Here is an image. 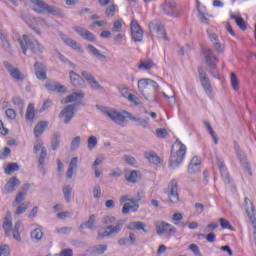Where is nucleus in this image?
Instances as JSON below:
<instances>
[{
	"mask_svg": "<svg viewBox=\"0 0 256 256\" xmlns=\"http://www.w3.org/2000/svg\"><path fill=\"white\" fill-rule=\"evenodd\" d=\"M138 91L144 99L155 103L159 97V84L150 78H143L138 81Z\"/></svg>",
	"mask_w": 256,
	"mask_h": 256,
	"instance_id": "1",
	"label": "nucleus"
},
{
	"mask_svg": "<svg viewBox=\"0 0 256 256\" xmlns=\"http://www.w3.org/2000/svg\"><path fill=\"white\" fill-rule=\"evenodd\" d=\"M186 153H187V146L181 143V140L177 138L174 145L172 146V150L169 158V167L171 169H177V167H179V165L183 163Z\"/></svg>",
	"mask_w": 256,
	"mask_h": 256,
	"instance_id": "2",
	"label": "nucleus"
},
{
	"mask_svg": "<svg viewBox=\"0 0 256 256\" xmlns=\"http://www.w3.org/2000/svg\"><path fill=\"white\" fill-rule=\"evenodd\" d=\"M203 57L207 65L208 73L213 76L214 79H221L219 77V71L217 70V63H219V57L215 55V50L204 47L202 49Z\"/></svg>",
	"mask_w": 256,
	"mask_h": 256,
	"instance_id": "3",
	"label": "nucleus"
},
{
	"mask_svg": "<svg viewBox=\"0 0 256 256\" xmlns=\"http://www.w3.org/2000/svg\"><path fill=\"white\" fill-rule=\"evenodd\" d=\"M18 42L24 55H27L28 49L34 55H41L43 51H45V47H43L39 41L31 40L27 34H24L22 38L18 39Z\"/></svg>",
	"mask_w": 256,
	"mask_h": 256,
	"instance_id": "4",
	"label": "nucleus"
},
{
	"mask_svg": "<svg viewBox=\"0 0 256 256\" xmlns=\"http://www.w3.org/2000/svg\"><path fill=\"white\" fill-rule=\"evenodd\" d=\"M40 153V157L38 160V169L42 173V175H46L45 171V159H47V148L43 146V141L38 140L37 144L34 145V153Z\"/></svg>",
	"mask_w": 256,
	"mask_h": 256,
	"instance_id": "5",
	"label": "nucleus"
},
{
	"mask_svg": "<svg viewBox=\"0 0 256 256\" xmlns=\"http://www.w3.org/2000/svg\"><path fill=\"white\" fill-rule=\"evenodd\" d=\"M198 75L200 79V83L208 97L213 99V87L211 86V80L207 76V72L203 69V67H198Z\"/></svg>",
	"mask_w": 256,
	"mask_h": 256,
	"instance_id": "6",
	"label": "nucleus"
},
{
	"mask_svg": "<svg viewBox=\"0 0 256 256\" xmlns=\"http://www.w3.org/2000/svg\"><path fill=\"white\" fill-rule=\"evenodd\" d=\"M162 12L168 17H179L181 15V8L175 1H166L161 6Z\"/></svg>",
	"mask_w": 256,
	"mask_h": 256,
	"instance_id": "7",
	"label": "nucleus"
},
{
	"mask_svg": "<svg viewBox=\"0 0 256 256\" xmlns=\"http://www.w3.org/2000/svg\"><path fill=\"white\" fill-rule=\"evenodd\" d=\"M104 114H106L107 118L111 119L113 123H116V125L125 127V124L127 123V116L123 115V113L117 110H106L104 111Z\"/></svg>",
	"mask_w": 256,
	"mask_h": 256,
	"instance_id": "8",
	"label": "nucleus"
},
{
	"mask_svg": "<svg viewBox=\"0 0 256 256\" xmlns=\"http://www.w3.org/2000/svg\"><path fill=\"white\" fill-rule=\"evenodd\" d=\"M77 107V104H70L60 112L59 118H64V124L69 125L71 121L73 120V117H75V108Z\"/></svg>",
	"mask_w": 256,
	"mask_h": 256,
	"instance_id": "9",
	"label": "nucleus"
},
{
	"mask_svg": "<svg viewBox=\"0 0 256 256\" xmlns=\"http://www.w3.org/2000/svg\"><path fill=\"white\" fill-rule=\"evenodd\" d=\"M123 229V223L118 222L115 226L108 225L105 227L104 232L98 235L101 239H105V237H114L115 235H119Z\"/></svg>",
	"mask_w": 256,
	"mask_h": 256,
	"instance_id": "10",
	"label": "nucleus"
},
{
	"mask_svg": "<svg viewBox=\"0 0 256 256\" xmlns=\"http://www.w3.org/2000/svg\"><path fill=\"white\" fill-rule=\"evenodd\" d=\"M131 37L135 43H141L143 41V28L139 25L137 20H132L130 24Z\"/></svg>",
	"mask_w": 256,
	"mask_h": 256,
	"instance_id": "11",
	"label": "nucleus"
},
{
	"mask_svg": "<svg viewBox=\"0 0 256 256\" xmlns=\"http://www.w3.org/2000/svg\"><path fill=\"white\" fill-rule=\"evenodd\" d=\"M244 207L245 211L254 227L253 233L255 234L256 237V217H255V205H253V202L249 200L247 197L244 199Z\"/></svg>",
	"mask_w": 256,
	"mask_h": 256,
	"instance_id": "12",
	"label": "nucleus"
},
{
	"mask_svg": "<svg viewBox=\"0 0 256 256\" xmlns=\"http://www.w3.org/2000/svg\"><path fill=\"white\" fill-rule=\"evenodd\" d=\"M168 198L170 203H179L178 184L175 179L168 184Z\"/></svg>",
	"mask_w": 256,
	"mask_h": 256,
	"instance_id": "13",
	"label": "nucleus"
},
{
	"mask_svg": "<svg viewBox=\"0 0 256 256\" xmlns=\"http://www.w3.org/2000/svg\"><path fill=\"white\" fill-rule=\"evenodd\" d=\"M3 65L5 69H7L8 73H10L12 79H15V81H25V75L19 71V68H15L11 63L7 61H4Z\"/></svg>",
	"mask_w": 256,
	"mask_h": 256,
	"instance_id": "14",
	"label": "nucleus"
},
{
	"mask_svg": "<svg viewBox=\"0 0 256 256\" xmlns=\"http://www.w3.org/2000/svg\"><path fill=\"white\" fill-rule=\"evenodd\" d=\"M21 185V181L17 177H12L5 184L4 189H2V193L4 195H9L15 191H17V187Z\"/></svg>",
	"mask_w": 256,
	"mask_h": 256,
	"instance_id": "15",
	"label": "nucleus"
},
{
	"mask_svg": "<svg viewBox=\"0 0 256 256\" xmlns=\"http://www.w3.org/2000/svg\"><path fill=\"white\" fill-rule=\"evenodd\" d=\"M157 235H166V233H177V228L167 222L156 223Z\"/></svg>",
	"mask_w": 256,
	"mask_h": 256,
	"instance_id": "16",
	"label": "nucleus"
},
{
	"mask_svg": "<svg viewBox=\"0 0 256 256\" xmlns=\"http://www.w3.org/2000/svg\"><path fill=\"white\" fill-rule=\"evenodd\" d=\"M123 115H127V118L130 119V121H135L138 127H142V129H150L151 127V124H149V118L135 117L127 111H123Z\"/></svg>",
	"mask_w": 256,
	"mask_h": 256,
	"instance_id": "17",
	"label": "nucleus"
},
{
	"mask_svg": "<svg viewBox=\"0 0 256 256\" xmlns=\"http://www.w3.org/2000/svg\"><path fill=\"white\" fill-rule=\"evenodd\" d=\"M216 164L221 173V177L224 179V183H231V179L229 177V172L227 171V166H225V160H223V158L217 156Z\"/></svg>",
	"mask_w": 256,
	"mask_h": 256,
	"instance_id": "18",
	"label": "nucleus"
},
{
	"mask_svg": "<svg viewBox=\"0 0 256 256\" xmlns=\"http://www.w3.org/2000/svg\"><path fill=\"white\" fill-rule=\"evenodd\" d=\"M3 230L6 237H9V235H11L13 232V214L11 211L6 212V216L3 221Z\"/></svg>",
	"mask_w": 256,
	"mask_h": 256,
	"instance_id": "19",
	"label": "nucleus"
},
{
	"mask_svg": "<svg viewBox=\"0 0 256 256\" xmlns=\"http://www.w3.org/2000/svg\"><path fill=\"white\" fill-rule=\"evenodd\" d=\"M34 71H35V75H36L37 79H39V81L47 80V67H45V65H43V63L36 62L34 64Z\"/></svg>",
	"mask_w": 256,
	"mask_h": 256,
	"instance_id": "20",
	"label": "nucleus"
},
{
	"mask_svg": "<svg viewBox=\"0 0 256 256\" xmlns=\"http://www.w3.org/2000/svg\"><path fill=\"white\" fill-rule=\"evenodd\" d=\"M60 39L68 45V47H71V49H74V51H78V53H83V48L77 43V41L71 39L69 36L61 33L60 34Z\"/></svg>",
	"mask_w": 256,
	"mask_h": 256,
	"instance_id": "21",
	"label": "nucleus"
},
{
	"mask_svg": "<svg viewBox=\"0 0 256 256\" xmlns=\"http://www.w3.org/2000/svg\"><path fill=\"white\" fill-rule=\"evenodd\" d=\"M25 231V225L23 222L18 221L15 223L14 228L12 229L13 239L18 243H23V239L21 238V233Z\"/></svg>",
	"mask_w": 256,
	"mask_h": 256,
	"instance_id": "22",
	"label": "nucleus"
},
{
	"mask_svg": "<svg viewBox=\"0 0 256 256\" xmlns=\"http://www.w3.org/2000/svg\"><path fill=\"white\" fill-rule=\"evenodd\" d=\"M188 173L190 175H195L196 173H201V160L198 157H193L189 166Z\"/></svg>",
	"mask_w": 256,
	"mask_h": 256,
	"instance_id": "23",
	"label": "nucleus"
},
{
	"mask_svg": "<svg viewBox=\"0 0 256 256\" xmlns=\"http://www.w3.org/2000/svg\"><path fill=\"white\" fill-rule=\"evenodd\" d=\"M25 119H26L27 125H33V123H35L36 116H35V104L34 103L28 104L27 109H26Z\"/></svg>",
	"mask_w": 256,
	"mask_h": 256,
	"instance_id": "24",
	"label": "nucleus"
},
{
	"mask_svg": "<svg viewBox=\"0 0 256 256\" xmlns=\"http://www.w3.org/2000/svg\"><path fill=\"white\" fill-rule=\"evenodd\" d=\"M125 179L128 181V183H139L141 180V171L131 170L126 173Z\"/></svg>",
	"mask_w": 256,
	"mask_h": 256,
	"instance_id": "25",
	"label": "nucleus"
},
{
	"mask_svg": "<svg viewBox=\"0 0 256 256\" xmlns=\"http://www.w3.org/2000/svg\"><path fill=\"white\" fill-rule=\"evenodd\" d=\"M27 189H29V184H26V188H22L21 191L15 197V200L12 202V207H17V205H21L23 201H25V197H27Z\"/></svg>",
	"mask_w": 256,
	"mask_h": 256,
	"instance_id": "26",
	"label": "nucleus"
},
{
	"mask_svg": "<svg viewBox=\"0 0 256 256\" xmlns=\"http://www.w3.org/2000/svg\"><path fill=\"white\" fill-rule=\"evenodd\" d=\"M145 227H147V224L141 221L130 222L127 225V229H129V231H143V233H149V230H147Z\"/></svg>",
	"mask_w": 256,
	"mask_h": 256,
	"instance_id": "27",
	"label": "nucleus"
},
{
	"mask_svg": "<svg viewBox=\"0 0 256 256\" xmlns=\"http://www.w3.org/2000/svg\"><path fill=\"white\" fill-rule=\"evenodd\" d=\"M47 127H49V122L47 121H40L37 123V125L34 127V135L36 139H39V137L45 133Z\"/></svg>",
	"mask_w": 256,
	"mask_h": 256,
	"instance_id": "28",
	"label": "nucleus"
},
{
	"mask_svg": "<svg viewBox=\"0 0 256 256\" xmlns=\"http://www.w3.org/2000/svg\"><path fill=\"white\" fill-rule=\"evenodd\" d=\"M69 77H70L71 84L74 87H81L83 85V78L79 74H77L75 71H70Z\"/></svg>",
	"mask_w": 256,
	"mask_h": 256,
	"instance_id": "29",
	"label": "nucleus"
},
{
	"mask_svg": "<svg viewBox=\"0 0 256 256\" xmlns=\"http://www.w3.org/2000/svg\"><path fill=\"white\" fill-rule=\"evenodd\" d=\"M87 49L91 55L96 57V59H99V61H103V59H107V56H105L99 49H97L93 44H88Z\"/></svg>",
	"mask_w": 256,
	"mask_h": 256,
	"instance_id": "30",
	"label": "nucleus"
},
{
	"mask_svg": "<svg viewBox=\"0 0 256 256\" xmlns=\"http://www.w3.org/2000/svg\"><path fill=\"white\" fill-rule=\"evenodd\" d=\"M85 97V94L81 92H74L66 97V103H74L75 101L81 102L83 101V98Z\"/></svg>",
	"mask_w": 256,
	"mask_h": 256,
	"instance_id": "31",
	"label": "nucleus"
},
{
	"mask_svg": "<svg viewBox=\"0 0 256 256\" xmlns=\"http://www.w3.org/2000/svg\"><path fill=\"white\" fill-rule=\"evenodd\" d=\"M59 145H61V133L54 132L51 138L52 151H57V149H59Z\"/></svg>",
	"mask_w": 256,
	"mask_h": 256,
	"instance_id": "32",
	"label": "nucleus"
},
{
	"mask_svg": "<svg viewBox=\"0 0 256 256\" xmlns=\"http://www.w3.org/2000/svg\"><path fill=\"white\" fill-rule=\"evenodd\" d=\"M34 6L38 8H35L34 11L39 14L47 13L49 9V4L45 3L43 0H38Z\"/></svg>",
	"mask_w": 256,
	"mask_h": 256,
	"instance_id": "33",
	"label": "nucleus"
},
{
	"mask_svg": "<svg viewBox=\"0 0 256 256\" xmlns=\"http://www.w3.org/2000/svg\"><path fill=\"white\" fill-rule=\"evenodd\" d=\"M96 219L95 214L90 215L88 221L80 225V229H95Z\"/></svg>",
	"mask_w": 256,
	"mask_h": 256,
	"instance_id": "34",
	"label": "nucleus"
},
{
	"mask_svg": "<svg viewBox=\"0 0 256 256\" xmlns=\"http://www.w3.org/2000/svg\"><path fill=\"white\" fill-rule=\"evenodd\" d=\"M46 13H48V15H54L55 17H65L63 10L55 6L48 5V9L46 10Z\"/></svg>",
	"mask_w": 256,
	"mask_h": 256,
	"instance_id": "35",
	"label": "nucleus"
},
{
	"mask_svg": "<svg viewBox=\"0 0 256 256\" xmlns=\"http://www.w3.org/2000/svg\"><path fill=\"white\" fill-rule=\"evenodd\" d=\"M231 19H234L236 25L239 27V29H241V31H247V24L245 23V19H243V17L231 15Z\"/></svg>",
	"mask_w": 256,
	"mask_h": 256,
	"instance_id": "36",
	"label": "nucleus"
},
{
	"mask_svg": "<svg viewBox=\"0 0 256 256\" xmlns=\"http://www.w3.org/2000/svg\"><path fill=\"white\" fill-rule=\"evenodd\" d=\"M156 33H157L158 39H163L164 41H169V37H167V32L165 31V27H163V25L157 26Z\"/></svg>",
	"mask_w": 256,
	"mask_h": 256,
	"instance_id": "37",
	"label": "nucleus"
},
{
	"mask_svg": "<svg viewBox=\"0 0 256 256\" xmlns=\"http://www.w3.org/2000/svg\"><path fill=\"white\" fill-rule=\"evenodd\" d=\"M29 202H23L21 204H19L16 208V211L14 212V215L18 216L19 215H23V213H25V211H27V209H29Z\"/></svg>",
	"mask_w": 256,
	"mask_h": 256,
	"instance_id": "38",
	"label": "nucleus"
},
{
	"mask_svg": "<svg viewBox=\"0 0 256 256\" xmlns=\"http://www.w3.org/2000/svg\"><path fill=\"white\" fill-rule=\"evenodd\" d=\"M204 125L208 131V133L211 135L212 139L214 140L215 145L219 143V138L217 137V134H215V130L211 127V124L207 121L204 122Z\"/></svg>",
	"mask_w": 256,
	"mask_h": 256,
	"instance_id": "39",
	"label": "nucleus"
},
{
	"mask_svg": "<svg viewBox=\"0 0 256 256\" xmlns=\"http://www.w3.org/2000/svg\"><path fill=\"white\" fill-rule=\"evenodd\" d=\"M63 193L66 203H71V195H73V188L69 185L63 187Z\"/></svg>",
	"mask_w": 256,
	"mask_h": 256,
	"instance_id": "40",
	"label": "nucleus"
},
{
	"mask_svg": "<svg viewBox=\"0 0 256 256\" xmlns=\"http://www.w3.org/2000/svg\"><path fill=\"white\" fill-rule=\"evenodd\" d=\"M31 238L35 239V241H41L43 239V229L36 228L31 232Z\"/></svg>",
	"mask_w": 256,
	"mask_h": 256,
	"instance_id": "41",
	"label": "nucleus"
},
{
	"mask_svg": "<svg viewBox=\"0 0 256 256\" xmlns=\"http://www.w3.org/2000/svg\"><path fill=\"white\" fill-rule=\"evenodd\" d=\"M146 159H148L149 163H153L154 165H159L161 163V158L157 156V154L148 153L145 154Z\"/></svg>",
	"mask_w": 256,
	"mask_h": 256,
	"instance_id": "42",
	"label": "nucleus"
},
{
	"mask_svg": "<svg viewBox=\"0 0 256 256\" xmlns=\"http://www.w3.org/2000/svg\"><path fill=\"white\" fill-rule=\"evenodd\" d=\"M15 171H19V164L13 162L8 164L7 168L5 169L6 175H11V173H15Z\"/></svg>",
	"mask_w": 256,
	"mask_h": 256,
	"instance_id": "43",
	"label": "nucleus"
},
{
	"mask_svg": "<svg viewBox=\"0 0 256 256\" xmlns=\"http://www.w3.org/2000/svg\"><path fill=\"white\" fill-rule=\"evenodd\" d=\"M230 79L234 91H239V79H237V75L234 72L230 74Z\"/></svg>",
	"mask_w": 256,
	"mask_h": 256,
	"instance_id": "44",
	"label": "nucleus"
},
{
	"mask_svg": "<svg viewBox=\"0 0 256 256\" xmlns=\"http://www.w3.org/2000/svg\"><path fill=\"white\" fill-rule=\"evenodd\" d=\"M82 39H85L90 43H95L97 41V36H95V34H93L91 31L86 30V33L83 35Z\"/></svg>",
	"mask_w": 256,
	"mask_h": 256,
	"instance_id": "45",
	"label": "nucleus"
},
{
	"mask_svg": "<svg viewBox=\"0 0 256 256\" xmlns=\"http://www.w3.org/2000/svg\"><path fill=\"white\" fill-rule=\"evenodd\" d=\"M219 223L222 227V229H228L229 231H235V228L231 226V224L227 221L225 218H220Z\"/></svg>",
	"mask_w": 256,
	"mask_h": 256,
	"instance_id": "46",
	"label": "nucleus"
},
{
	"mask_svg": "<svg viewBox=\"0 0 256 256\" xmlns=\"http://www.w3.org/2000/svg\"><path fill=\"white\" fill-rule=\"evenodd\" d=\"M5 115L11 121H15V119H17V112L13 108L6 109Z\"/></svg>",
	"mask_w": 256,
	"mask_h": 256,
	"instance_id": "47",
	"label": "nucleus"
},
{
	"mask_svg": "<svg viewBox=\"0 0 256 256\" xmlns=\"http://www.w3.org/2000/svg\"><path fill=\"white\" fill-rule=\"evenodd\" d=\"M97 147V137L96 136H90L88 138V149L89 151H93Z\"/></svg>",
	"mask_w": 256,
	"mask_h": 256,
	"instance_id": "48",
	"label": "nucleus"
},
{
	"mask_svg": "<svg viewBox=\"0 0 256 256\" xmlns=\"http://www.w3.org/2000/svg\"><path fill=\"white\" fill-rule=\"evenodd\" d=\"M73 231L72 227H62V228H56L55 233H58L59 235H69Z\"/></svg>",
	"mask_w": 256,
	"mask_h": 256,
	"instance_id": "49",
	"label": "nucleus"
},
{
	"mask_svg": "<svg viewBox=\"0 0 256 256\" xmlns=\"http://www.w3.org/2000/svg\"><path fill=\"white\" fill-rule=\"evenodd\" d=\"M107 251V245H99L93 249L94 255H103Z\"/></svg>",
	"mask_w": 256,
	"mask_h": 256,
	"instance_id": "50",
	"label": "nucleus"
},
{
	"mask_svg": "<svg viewBox=\"0 0 256 256\" xmlns=\"http://www.w3.org/2000/svg\"><path fill=\"white\" fill-rule=\"evenodd\" d=\"M81 145V136H76L71 142V149L75 151V149H79Z\"/></svg>",
	"mask_w": 256,
	"mask_h": 256,
	"instance_id": "51",
	"label": "nucleus"
},
{
	"mask_svg": "<svg viewBox=\"0 0 256 256\" xmlns=\"http://www.w3.org/2000/svg\"><path fill=\"white\" fill-rule=\"evenodd\" d=\"M199 237H206V241L208 243H215V239H217V235L213 232H208V235L205 236V234H200Z\"/></svg>",
	"mask_w": 256,
	"mask_h": 256,
	"instance_id": "52",
	"label": "nucleus"
},
{
	"mask_svg": "<svg viewBox=\"0 0 256 256\" xmlns=\"http://www.w3.org/2000/svg\"><path fill=\"white\" fill-rule=\"evenodd\" d=\"M11 250L9 249V245H1L0 246V256H10Z\"/></svg>",
	"mask_w": 256,
	"mask_h": 256,
	"instance_id": "53",
	"label": "nucleus"
},
{
	"mask_svg": "<svg viewBox=\"0 0 256 256\" xmlns=\"http://www.w3.org/2000/svg\"><path fill=\"white\" fill-rule=\"evenodd\" d=\"M115 9H117L115 5L108 6L105 11L106 17H115Z\"/></svg>",
	"mask_w": 256,
	"mask_h": 256,
	"instance_id": "54",
	"label": "nucleus"
},
{
	"mask_svg": "<svg viewBox=\"0 0 256 256\" xmlns=\"http://www.w3.org/2000/svg\"><path fill=\"white\" fill-rule=\"evenodd\" d=\"M156 135L160 139H165V137H167L169 135V133L167 132V129H165V128H158V129H156Z\"/></svg>",
	"mask_w": 256,
	"mask_h": 256,
	"instance_id": "55",
	"label": "nucleus"
},
{
	"mask_svg": "<svg viewBox=\"0 0 256 256\" xmlns=\"http://www.w3.org/2000/svg\"><path fill=\"white\" fill-rule=\"evenodd\" d=\"M113 31L115 33H121V31H123V23L121 20L114 21Z\"/></svg>",
	"mask_w": 256,
	"mask_h": 256,
	"instance_id": "56",
	"label": "nucleus"
},
{
	"mask_svg": "<svg viewBox=\"0 0 256 256\" xmlns=\"http://www.w3.org/2000/svg\"><path fill=\"white\" fill-rule=\"evenodd\" d=\"M88 84L92 89H96L98 91H101V89H103V86H101V84H99V82L95 80V78L90 80Z\"/></svg>",
	"mask_w": 256,
	"mask_h": 256,
	"instance_id": "57",
	"label": "nucleus"
},
{
	"mask_svg": "<svg viewBox=\"0 0 256 256\" xmlns=\"http://www.w3.org/2000/svg\"><path fill=\"white\" fill-rule=\"evenodd\" d=\"M124 161L128 163V165H132V167H135V165H137V159H135V157L133 156L125 155Z\"/></svg>",
	"mask_w": 256,
	"mask_h": 256,
	"instance_id": "58",
	"label": "nucleus"
},
{
	"mask_svg": "<svg viewBox=\"0 0 256 256\" xmlns=\"http://www.w3.org/2000/svg\"><path fill=\"white\" fill-rule=\"evenodd\" d=\"M51 105H53V102L50 99L45 100L38 113H43V111H47V109H49Z\"/></svg>",
	"mask_w": 256,
	"mask_h": 256,
	"instance_id": "59",
	"label": "nucleus"
},
{
	"mask_svg": "<svg viewBox=\"0 0 256 256\" xmlns=\"http://www.w3.org/2000/svg\"><path fill=\"white\" fill-rule=\"evenodd\" d=\"M115 221H116L115 216H104L102 218V223L104 225H111V223H115Z\"/></svg>",
	"mask_w": 256,
	"mask_h": 256,
	"instance_id": "60",
	"label": "nucleus"
},
{
	"mask_svg": "<svg viewBox=\"0 0 256 256\" xmlns=\"http://www.w3.org/2000/svg\"><path fill=\"white\" fill-rule=\"evenodd\" d=\"M218 227H219V224L217 223L208 224L204 228V233H212L211 231H215V229H218Z\"/></svg>",
	"mask_w": 256,
	"mask_h": 256,
	"instance_id": "61",
	"label": "nucleus"
},
{
	"mask_svg": "<svg viewBox=\"0 0 256 256\" xmlns=\"http://www.w3.org/2000/svg\"><path fill=\"white\" fill-rule=\"evenodd\" d=\"M12 103L14 105H16L17 107H24L25 105V102L23 101V99H21V97L19 96H15L13 99H12Z\"/></svg>",
	"mask_w": 256,
	"mask_h": 256,
	"instance_id": "62",
	"label": "nucleus"
},
{
	"mask_svg": "<svg viewBox=\"0 0 256 256\" xmlns=\"http://www.w3.org/2000/svg\"><path fill=\"white\" fill-rule=\"evenodd\" d=\"M153 67V61H146L142 62L139 66L138 69H144V70H149Z\"/></svg>",
	"mask_w": 256,
	"mask_h": 256,
	"instance_id": "63",
	"label": "nucleus"
},
{
	"mask_svg": "<svg viewBox=\"0 0 256 256\" xmlns=\"http://www.w3.org/2000/svg\"><path fill=\"white\" fill-rule=\"evenodd\" d=\"M189 249L190 251H192V253H194V255L201 256V250L199 249V246H197V244H190Z\"/></svg>",
	"mask_w": 256,
	"mask_h": 256,
	"instance_id": "64",
	"label": "nucleus"
}]
</instances>
